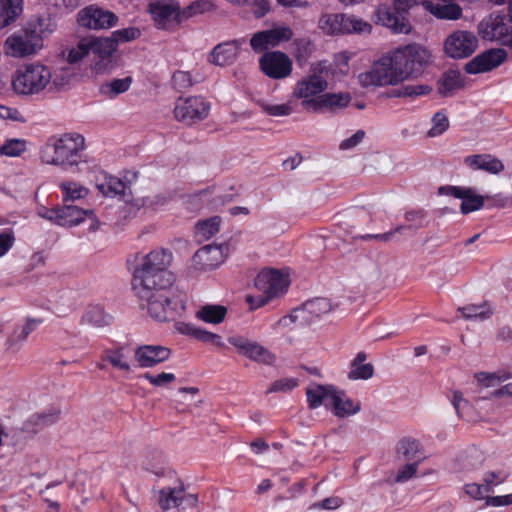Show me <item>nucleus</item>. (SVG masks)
<instances>
[{"label": "nucleus", "mask_w": 512, "mask_h": 512, "mask_svg": "<svg viewBox=\"0 0 512 512\" xmlns=\"http://www.w3.org/2000/svg\"><path fill=\"white\" fill-rule=\"evenodd\" d=\"M173 253L155 248L143 255L132 274V289L140 306L159 322L173 321L185 310V299L174 288L175 274L169 270Z\"/></svg>", "instance_id": "f257e3e1"}, {"label": "nucleus", "mask_w": 512, "mask_h": 512, "mask_svg": "<svg viewBox=\"0 0 512 512\" xmlns=\"http://www.w3.org/2000/svg\"><path fill=\"white\" fill-rule=\"evenodd\" d=\"M85 138L78 133H64L49 137L40 149L43 163L75 171L85 163Z\"/></svg>", "instance_id": "f03ea898"}, {"label": "nucleus", "mask_w": 512, "mask_h": 512, "mask_svg": "<svg viewBox=\"0 0 512 512\" xmlns=\"http://www.w3.org/2000/svg\"><path fill=\"white\" fill-rule=\"evenodd\" d=\"M254 285L260 294L246 297L250 310L263 307L273 298L284 295L288 289L289 280L276 269H263L256 276Z\"/></svg>", "instance_id": "7ed1b4c3"}, {"label": "nucleus", "mask_w": 512, "mask_h": 512, "mask_svg": "<svg viewBox=\"0 0 512 512\" xmlns=\"http://www.w3.org/2000/svg\"><path fill=\"white\" fill-rule=\"evenodd\" d=\"M401 82L418 77L429 62L430 53L423 46L413 43L391 52Z\"/></svg>", "instance_id": "20e7f679"}, {"label": "nucleus", "mask_w": 512, "mask_h": 512, "mask_svg": "<svg viewBox=\"0 0 512 512\" xmlns=\"http://www.w3.org/2000/svg\"><path fill=\"white\" fill-rule=\"evenodd\" d=\"M51 81L52 73L47 66L32 63L16 70L12 87L19 95H34L43 91Z\"/></svg>", "instance_id": "39448f33"}, {"label": "nucleus", "mask_w": 512, "mask_h": 512, "mask_svg": "<svg viewBox=\"0 0 512 512\" xmlns=\"http://www.w3.org/2000/svg\"><path fill=\"white\" fill-rule=\"evenodd\" d=\"M396 69L390 52L375 61L369 71L360 73L358 81L363 88L394 86L401 82V77Z\"/></svg>", "instance_id": "423d86ee"}, {"label": "nucleus", "mask_w": 512, "mask_h": 512, "mask_svg": "<svg viewBox=\"0 0 512 512\" xmlns=\"http://www.w3.org/2000/svg\"><path fill=\"white\" fill-rule=\"evenodd\" d=\"M416 4V0H394L392 5H380L377 9L378 20L394 33L408 34L411 31L409 10Z\"/></svg>", "instance_id": "0eeeda50"}, {"label": "nucleus", "mask_w": 512, "mask_h": 512, "mask_svg": "<svg viewBox=\"0 0 512 512\" xmlns=\"http://www.w3.org/2000/svg\"><path fill=\"white\" fill-rule=\"evenodd\" d=\"M318 27L326 35L365 33L370 32L372 28L367 22L342 13L322 14Z\"/></svg>", "instance_id": "6e6552de"}, {"label": "nucleus", "mask_w": 512, "mask_h": 512, "mask_svg": "<svg viewBox=\"0 0 512 512\" xmlns=\"http://www.w3.org/2000/svg\"><path fill=\"white\" fill-rule=\"evenodd\" d=\"M43 47V43L35 31L26 27L9 35L3 43L5 55L14 58H25L36 54Z\"/></svg>", "instance_id": "1a4fd4ad"}, {"label": "nucleus", "mask_w": 512, "mask_h": 512, "mask_svg": "<svg viewBox=\"0 0 512 512\" xmlns=\"http://www.w3.org/2000/svg\"><path fill=\"white\" fill-rule=\"evenodd\" d=\"M293 37V31L288 26H275L268 30L254 33L250 38V46L255 53L270 52L282 43L288 42Z\"/></svg>", "instance_id": "9d476101"}, {"label": "nucleus", "mask_w": 512, "mask_h": 512, "mask_svg": "<svg viewBox=\"0 0 512 512\" xmlns=\"http://www.w3.org/2000/svg\"><path fill=\"white\" fill-rule=\"evenodd\" d=\"M259 68L268 78L279 80L291 75L293 63L286 53L270 51L263 53L259 58Z\"/></svg>", "instance_id": "9b49d317"}, {"label": "nucleus", "mask_w": 512, "mask_h": 512, "mask_svg": "<svg viewBox=\"0 0 512 512\" xmlns=\"http://www.w3.org/2000/svg\"><path fill=\"white\" fill-rule=\"evenodd\" d=\"M512 32L511 19L505 16V12H493L485 17L478 25V33L482 39L488 41H500L508 39Z\"/></svg>", "instance_id": "f8f14e48"}, {"label": "nucleus", "mask_w": 512, "mask_h": 512, "mask_svg": "<svg viewBox=\"0 0 512 512\" xmlns=\"http://www.w3.org/2000/svg\"><path fill=\"white\" fill-rule=\"evenodd\" d=\"M209 104L200 96L180 97L174 108L175 118L187 125L201 121L208 116Z\"/></svg>", "instance_id": "ddd939ff"}, {"label": "nucleus", "mask_w": 512, "mask_h": 512, "mask_svg": "<svg viewBox=\"0 0 512 512\" xmlns=\"http://www.w3.org/2000/svg\"><path fill=\"white\" fill-rule=\"evenodd\" d=\"M227 341L236 348L240 355L247 357L251 361L264 365H272L276 360L275 355L267 348L247 337L233 335L228 337Z\"/></svg>", "instance_id": "4468645a"}, {"label": "nucleus", "mask_w": 512, "mask_h": 512, "mask_svg": "<svg viewBox=\"0 0 512 512\" xmlns=\"http://www.w3.org/2000/svg\"><path fill=\"white\" fill-rule=\"evenodd\" d=\"M478 47V39L473 32L458 30L451 33L445 43V53L454 59L471 56Z\"/></svg>", "instance_id": "2eb2a0df"}, {"label": "nucleus", "mask_w": 512, "mask_h": 512, "mask_svg": "<svg viewBox=\"0 0 512 512\" xmlns=\"http://www.w3.org/2000/svg\"><path fill=\"white\" fill-rule=\"evenodd\" d=\"M327 87V81L321 75L314 73L297 81L292 95L297 99H302L304 109H311V104L307 101L316 100Z\"/></svg>", "instance_id": "dca6fc26"}, {"label": "nucleus", "mask_w": 512, "mask_h": 512, "mask_svg": "<svg viewBox=\"0 0 512 512\" xmlns=\"http://www.w3.org/2000/svg\"><path fill=\"white\" fill-rule=\"evenodd\" d=\"M438 192L461 199L460 211L464 215L480 210L484 206V197L470 187L447 185L441 186Z\"/></svg>", "instance_id": "f3484780"}, {"label": "nucleus", "mask_w": 512, "mask_h": 512, "mask_svg": "<svg viewBox=\"0 0 512 512\" xmlns=\"http://www.w3.org/2000/svg\"><path fill=\"white\" fill-rule=\"evenodd\" d=\"M118 17L110 11L89 6L79 12L78 23L89 29H107L117 24Z\"/></svg>", "instance_id": "a211bd4d"}, {"label": "nucleus", "mask_w": 512, "mask_h": 512, "mask_svg": "<svg viewBox=\"0 0 512 512\" xmlns=\"http://www.w3.org/2000/svg\"><path fill=\"white\" fill-rule=\"evenodd\" d=\"M507 58V52L501 48H492L482 52L465 64L468 74L490 71L501 65Z\"/></svg>", "instance_id": "6ab92c4d"}, {"label": "nucleus", "mask_w": 512, "mask_h": 512, "mask_svg": "<svg viewBox=\"0 0 512 512\" xmlns=\"http://www.w3.org/2000/svg\"><path fill=\"white\" fill-rule=\"evenodd\" d=\"M171 349L162 345H140L134 351V358L140 368H152L167 361Z\"/></svg>", "instance_id": "aec40b11"}, {"label": "nucleus", "mask_w": 512, "mask_h": 512, "mask_svg": "<svg viewBox=\"0 0 512 512\" xmlns=\"http://www.w3.org/2000/svg\"><path fill=\"white\" fill-rule=\"evenodd\" d=\"M224 261L223 247L209 244L198 249L192 257V265L198 271L217 268Z\"/></svg>", "instance_id": "412c9836"}, {"label": "nucleus", "mask_w": 512, "mask_h": 512, "mask_svg": "<svg viewBox=\"0 0 512 512\" xmlns=\"http://www.w3.org/2000/svg\"><path fill=\"white\" fill-rule=\"evenodd\" d=\"M86 217L91 220L90 230L96 231L99 227V221L95 219L93 210H84L75 205H64L59 207L58 225L63 227H72L80 224Z\"/></svg>", "instance_id": "4be33fe9"}, {"label": "nucleus", "mask_w": 512, "mask_h": 512, "mask_svg": "<svg viewBox=\"0 0 512 512\" xmlns=\"http://www.w3.org/2000/svg\"><path fill=\"white\" fill-rule=\"evenodd\" d=\"M181 11L180 5L174 1L158 2L150 6L153 20L162 29H167L173 21L177 24L184 21Z\"/></svg>", "instance_id": "5701e85b"}, {"label": "nucleus", "mask_w": 512, "mask_h": 512, "mask_svg": "<svg viewBox=\"0 0 512 512\" xmlns=\"http://www.w3.org/2000/svg\"><path fill=\"white\" fill-rule=\"evenodd\" d=\"M60 411L51 408L47 411L35 413L23 422L20 430L27 435H35L43 429L53 425L59 419Z\"/></svg>", "instance_id": "b1692460"}, {"label": "nucleus", "mask_w": 512, "mask_h": 512, "mask_svg": "<svg viewBox=\"0 0 512 512\" xmlns=\"http://www.w3.org/2000/svg\"><path fill=\"white\" fill-rule=\"evenodd\" d=\"M241 43L238 40L218 44L209 55V62L218 66L232 64L239 52Z\"/></svg>", "instance_id": "393cba45"}, {"label": "nucleus", "mask_w": 512, "mask_h": 512, "mask_svg": "<svg viewBox=\"0 0 512 512\" xmlns=\"http://www.w3.org/2000/svg\"><path fill=\"white\" fill-rule=\"evenodd\" d=\"M175 327L179 333H181L183 335L190 336L200 342L210 343L219 348L225 347V344L222 341V337L220 335L210 332V331H207L205 329L196 327L192 323L177 322Z\"/></svg>", "instance_id": "a878e982"}, {"label": "nucleus", "mask_w": 512, "mask_h": 512, "mask_svg": "<svg viewBox=\"0 0 512 512\" xmlns=\"http://www.w3.org/2000/svg\"><path fill=\"white\" fill-rule=\"evenodd\" d=\"M464 163L473 170H483L490 174H499L504 170L500 159L491 154H474L465 157Z\"/></svg>", "instance_id": "bb28decb"}, {"label": "nucleus", "mask_w": 512, "mask_h": 512, "mask_svg": "<svg viewBox=\"0 0 512 512\" xmlns=\"http://www.w3.org/2000/svg\"><path fill=\"white\" fill-rule=\"evenodd\" d=\"M351 96L349 93H325L316 98V100L309 101L311 110L319 111L321 109H328L334 111L342 109L349 105Z\"/></svg>", "instance_id": "cd10ccee"}, {"label": "nucleus", "mask_w": 512, "mask_h": 512, "mask_svg": "<svg viewBox=\"0 0 512 512\" xmlns=\"http://www.w3.org/2000/svg\"><path fill=\"white\" fill-rule=\"evenodd\" d=\"M185 501V487L182 481L176 487H163L159 490L158 504L163 511L177 508Z\"/></svg>", "instance_id": "c85d7f7f"}, {"label": "nucleus", "mask_w": 512, "mask_h": 512, "mask_svg": "<svg viewBox=\"0 0 512 512\" xmlns=\"http://www.w3.org/2000/svg\"><path fill=\"white\" fill-rule=\"evenodd\" d=\"M42 323L43 319L41 318H27L24 325L16 326L7 339V349L17 351L20 344L26 341L28 336Z\"/></svg>", "instance_id": "c756f323"}, {"label": "nucleus", "mask_w": 512, "mask_h": 512, "mask_svg": "<svg viewBox=\"0 0 512 512\" xmlns=\"http://www.w3.org/2000/svg\"><path fill=\"white\" fill-rule=\"evenodd\" d=\"M23 13V0H0V29L13 25Z\"/></svg>", "instance_id": "7c9ffc66"}, {"label": "nucleus", "mask_w": 512, "mask_h": 512, "mask_svg": "<svg viewBox=\"0 0 512 512\" xmlns=\"http://www.w3.org/2000/svg\"><path fill=\"white\" fill-rule=\"evenodd\" d=\"M89 51L101 60L111 58L117 49L116 41L111 37H86Z\"/></svg>", "instance_id": "2f4dec72"}, {"label": "nucleus", "mask_w": 512, "mask_h": 512, "mask_svg": "<svg viewBox=\"0 0 512 512\" xmlns=\"http://www.w3.org/2000/svg\"><path fill=\"white\" fill-rule=\"evenodd\" d=\"M424 8L439 19L457 20L462 16V8L457 3H433L425 0L422 2Z\"/></svg>", "instance_id": "473e14b6"}, {"label": "nucleus", "mask_w": 512, "mask_h": 512, "mask_svg": "<svg viewBox=\"0 0 512 512\" xmlns=\"http://www.w3.org/2000/svg\"><path fill=\"white\" fill-rule=\"evenodd\" d=\"M464 86V79L457 70L450 69L443 73L438 81V92L442 96H450L453 91Z\"/></svg>", "instance_id": "72a5a7b5"}, {"label": "nucleus", "mask_w": 512, "mask_h": 512, "mask_svg": "<svg viewBox=\"0 0 512 512\" xmlns=\"http://www.w3.org/2000/svg\"><path fill=\"white\" fill-rule=\"evenodd\" d=\"M227 308L223 305L207 304L196 312V318L209 324H220L224 321Z\"/></svg>", "instance_id": "f704fd0d"}, {"label": "nucleus", "mask_w": 512, "mask_h": 512, "mask_svg": "<svg viewBox=\"0 0 512 512\" xmlns=\"http://www.w3.org/2000/svg\"><path fill=\"white\" fill-rule=\"evenodd\" d=\"M396 452L404 460L416 461L419 458L424 459L419 441L409 437H404L398 442Z\"/></svg>", "instance_id": "c9c22d12"}, {"label": "nucleus", "mask_w": 512, "mask_h": 512, "mask_svg": "<svg viewBox=\"0 0 512 512\" xmlns=\"http://www.w3.org/2000/svg\"><path fill=\"white\" fill-rule=\"evenodd\" d=\"M112 317L107 314L103 307L100 305H93L88 307L81 318L83 324H88L94 327H103L109 325Z\"/></svg>", "instance_id": "e433bc0d"}, {"label": "nucleus", "mask_w": 512, "mask_h": 512, "mask_svg": "<svg viewBox=\"0 0 512 512\" xmlns=\"http://www.w3.org/2000/svg\"><path fill=\"white\" fill-rule=\"evenodd\" d=\"M294 47L293 56L299 66L307 63L313 54L315 47L309 38H297L292 43Z\"/></svg>", "instance_id": "4c0bfd02"}, {"label": "nucleus", "mask_w": 512, "mask_h": 512, "mask_svg": "<svg viewBox=\"0 0 512 512\" xmlns=\"http://www.w3.org/2000/svg\"><path fill=\"white\" fill-rule=\"evenodd\" d=\"M217 5L215 0H195L181 11L182 19L187 20L196 15L215 11Z\"/></svg>", "instance_id": "58836bf2"}, {"label": "nucleus", "mask_w": 512, "mask_h": 512, "mask_svg": "<svg viewBox=\"0 0 512 512\" xmlns=\"http://www.w3.org/2000/svg\"><path fill=\"white\" fill-rule=\"evenodd\" d=\"M97 484V479L88 474L87 472H78L75 475V479L70 483L71 489H76V491L81 495H94L93 487Z\"/></svg>", "instance_id": "ea45409f"}, {"label": "nucleus", "mask_w": 512, "mask_h": 512, "mask_svg": "<svg viewBox=\"0 0 512 512\" xmlns=\"http://www.w3.org/2000/svg\"><path fill=\"white\" fill-rule=\"evenodd\" d=\"M25 27L35 31L36 35L43 43V37L52 33L56 25L51 21L49 16H39L37 18L31 19Z\"/></svg>", "instance_id": "a19ab883"}, {"label": "nucleus", "mask_w": 512, "mask_h": 512, "mask_svg": "<svg viewBox=\"0 0 512 512\" xmlns=\"http://www.w3.org/2000/svg\"><path fill=\"white\" fill-rule=\"evenodd\" d=\"M465 319H480L485 320L491 317L492 310L484 302L480 305L469 304L464 307L458 308Z\"/></svg>", "instance_id": "79ce46f5"}, {"label": "nucleus", "mask_w": 512, "mask_h": 512, "mask_svg": "<svg viewBox=\"0 0 512 512\" xmlns=\"http://www.w3.org/2000/svg\"><path fill=\"white\" fill-rule=\"evenodd\" d=\"M132 83L131 77H125L122 79H113L111 82L101 86V92L113 98L119 94L126 92Z\"/></svg>", "instance_id": "37998d69"}, {"label": "nucleus", "mask_w": 512, "mask_h": 512, "mask_svg": "<svg viewBox=\"0 0 512 512\" xmlns=\"http://www.w3.org/2000/svg\"><path fill=\"white\" fill-rule=\"evenodd\" d=\"M220 223L221 218L219 216H213L204 221H199L196 224L197 234L204 239H210L219 232Z\"/></svg>", "instance_id": "c03bdc74"}, {"label": "nucleus", "mask_w": 512, "mask_h": 512, "mask_svg": "<svg viewBox=\"0 0 512 512\" xmlns=\"http://www.w3.org/2000/svg\"><path fill=\"white\" fill-rule=\"evenodd\" d=\"M60 188L63 193V201H74L84 198L88 191L85 187L75 182H64L61 183Z\"/></svg>", "instance_id": "a18cd8bd"}, {"label": "nucleus", "mask_w": 512, "mask_h": 512, "mask_svg": "<svg viewBox=\"0 0 512 512\" xmlns=\"http://www.w3.org/2000/svg\"><path fill=\"white\" fill-rule=\"evenodd\" d=\"M304 309L315 317H320L331 311L332 305L327 298H315L305 302Z\"/></svg>", "instance_id": "49530a36"}, {"label": "nucleus", "mask_w": 512, "mask_h": 512, "mask_svg": "<svg viewBox=\"0 0 512 512\" xmlns=\"http://www.w3.org/2000/svg\"><path fill=\"white\" fill-rule=\"evenodd\" d=\"M100 189L107 196L124 195L126 184L120 178L109 176L106 178L105 184L100 186Z\"/></svg>", "instance_id": "de8ad7c7"}, {"label": "nucleus", "mask_w": 512, "mask_h": 512, "mask_svg": "<svg viewBox=\"0 0 512 512\" xmlns=\"http://www.w3.org/2000/svg\"><path fill=\"white\" fill-rule=\"evenodd\" d=\"M327 386L317 385L313 388H308L306 391L308 406L315 409L325 402Z\"/></svg>", "instance_id": "09e8293b"}, {"label": "nucleus", "mask_w": 512, "mask_h": 512, "mask_svg": "<svg viewBox=\"0 0 512 512\" xmlns=\"http://www.w3.org/2000/svg\"><path fill=\"white\" fill-rule=\"evenodd\" d=\"M374 367L372 364H357L350 365V371L348 373V378L350 380H367L373 376Z\"/></svg>", "instance_id": "8fccbe9b"}, {"label": "nucleus", "mask_w": 512, "mask_h": 512, "mask_svg": "<svg viewBox=\"0 0 512 512\" xmlns=\"http://www.w3.org/2000/svg\"><path fill=\"white\" fill-rule=\"evenodd\" d=\"M261 109L270 116H288L292 113V107L287 104H269L265 101H258Z\"/></svg>", "instance_id": "3c124183"}, {"label": "nucleus", "mask_w": 512, "mask_h": 512, "mask_svg": "<svg viewBox=\"0 0 512 512\" xmlns=\"http://www.w3.org/2000/svg\"><path fill=\"white\" fill-rule=\"evenodd\" d=\"M25 149H26L25 141L19 140V139H10V140H7L0 147V154L9 156V157H16V156H19L22 152H24Z\"/></svg>", "instance_id": "603ef678"}, {"label": "nucleus", "mask_w": 512, "mask_h": 512, "mask_svg": "<svg viewBox=\"0 0 512 512\" xmlns=\"http://www.w3.org/2000/svg\"><path fill=\"white\" fill-rule=\"evenodd\" d=\"M360 411V403L354 402L352 399L347 398L344 399V397H341V402L339 403V406L336 408L334 414L337 417H347L353 414H356Z\"/></svg>", "instance_id": "864d4df0"}, {"label": "nucleus", "mask_w": 512, "mask_h": 512, "mask_svg": "<svg viewBox=\"0 0 512 512\" xmlns=\"http://www.w3.org/2000/svg\"><path fill=\"white\" fill-rule=\"evenodd\" d=\"M425 217L426 212L422 209L407 211L405 213V219L406 221L411 222L413 224L404 225L405 227H407L405 228V230H410L412 228H414V230H417L419 228L425 227ZM402 231H404V229Z\"/></svg>", "instance_id": "5fc2aeb1"}, {"label": "nucleus", "mask_w": 512, "mask_h": 512, "mask_svg": "<svg viewBox=\"0 0 512 512\" xmlns=\"http://www.w3.org/2000/svg\"><path fill=\"white\" fill-rule=\"evenodd\" d=\"M433 126L429 130L428 135L435 137L444 133L449 127V121L445 113L437 112L432 118Z\"/></svg>", "instance_id": "6e6d98bb"}, {"label": "nucleus", "mask_w": 512, "mask_h": 512, "mask_svg": "<svg viewBox=\"0 0 512 512\" xmlns=\"http://www.w3.org/2000/svg\"><path fill=\"white\" fill-rule=\"evenodd\" d=\"M142 377L155 387L167 386L168 384L174 382L176 379V377L173 373H166V372H162L157 375L146 372L142 375Z\"/></svg>", "instance_id": "4d7b16f0"}, {"label": "nucleus", "mask_w": 512, "mask_h": 512, "mask_svg": "<svg viewBox=\"0 0 512 512\" xmlns=\"http://www.w3.org/2000/svg\"><path fill=\"white\" fill-rule=\"evenodd\" d=\"M140 35H141V32H140L139 28L128 27V28H123V29L114 31L112 33V38H113V40L116 41V45L118 46V44L120 42H128V41L135 40V39L139 38Z\"/></svg>", "instance_id": "13d9d810"}, {"label": "nucleus", "mask_w": 512, "mask_h": 512, "mask_svg": "<svg viewBox=\"0 0 512 512\" xmlns=\"http://www.w3.org/2000/svg\"><path fill=\"white\" fill-rule=\"evenodd\" d=\"M89 48L86 41V37L81 39L75 48H72L68 52L67 61L71 64L77 63L85 56L89 54Z\"/></svg>", "instance_id": "bf43d9fd"}, {"label": "nucleus", "mask_w": 512, "mask_h": 512, "mask_svg": "<svg viewBox=\"0 0 512 512\" xmlns=\"http://www.w3.org/2000/svg\"><path fill=\"white\" fill-rule=\"evenodd\" d=\"M124 354L121 349L110 351L107 356L106 360L115 368L124 370V371H130V365L128 362L124 359Z\"/></svg>", "instance_id": "052dcab7"}, {"label": "nucleus", "mask_w": 512, "mask_h": 512, "mask_svg": "<svg viewBox=\"0 0 512 512\" xmlns=\"http://www.w3.org/2000/svg\"><path fill=\"white\" fill-rule=\"evenodd\" d=\"M173 86L178 90L190 88L194 82L189 72L176 71L172 76Z\"/></svg>", "instance_id": "680f3d73"}, {"label": "nucleus", "mask_w": 512, "mask_h": 512, "mask_svg": "<svg viewBox=\"0 0 512 512\" xmlns=\"http://www.w3.org/2000/svg\"><path fill=\"white\" fill-rule=\"evenodd\" d=\"M297 385L298 381L295 378H282L273 382L267 392H288L293 390Z\"/></svg>", "instance_id": "e2e57ef3"}, {"label": "nucleus", "mask_w": 512, "mask_h": 512, "mask_svg": "<svg viewBox=\"0 0 512 512\" xmlns=\"http://www.w3.org/2000/svg\"><path fill=\"white\" fill-rule=\"evenodd\" d=\"M421 461L422 458H419L413 463L405 464L402 468L399 469L396 476V481L402 483L411 479L416 474L418 465Z\"/></svg>", "instance_id": "0e129e2a"}, {"label": "nucleus", "mask_w": 512, "mask_h": 512, "mask_svg": "<svg viewBox=\"0 0 512 512\" xmlns=\"http://www.w3.org/2000/svg\"><path fill=\"white\" fill-rule=\"evenodd\" d=\"M341 397H345L344 391L336 390L333 386H327L325 402L323 405L326 407H332L333 412H335L336 408L339 406L341 402Z\"/></svg>", "instance_id": "69168bd1"}, {"label": "nucleus", "mask_w": 512, "mask_h": 512, "mask_svg": "<svg viewBox=\"0 0 512 512\" xmlns=\"http://www.w3.org/2000/svg\"><path fill=\"white\" fill-rule=\"evenodd\" d=\"M402 91L405 97L415 98L422 95H427L432 91V87L427 84L420 85H404Z\"/></svg>", "instance_id": "338daca9"}, {"label": "nucleus", "mask_w": 512, "mask_h": 512, "mask_svg": "<svg viewBox=\"0 0 512 512\" xmlns=\"http://www.w3.org/2000/svg\"><path fill=\"white\" fill-rule=\"evenodd\" d=\"M508 475L503 472H494L488 471L483 476V481L485 483V492H491V485H498L503 483L507 479Z\"/></svg>", "instance_id": "774afa93"}]
</instances>
